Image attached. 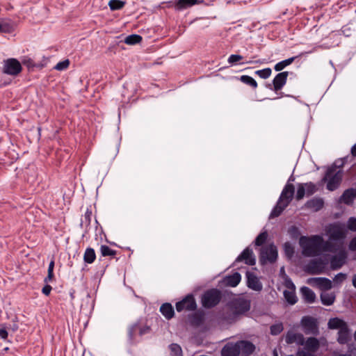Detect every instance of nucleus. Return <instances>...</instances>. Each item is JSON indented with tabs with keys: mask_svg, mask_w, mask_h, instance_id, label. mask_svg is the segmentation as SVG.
<instances>
[{
	"mask_svg": "<svg viewBox=\"0 0 356 356\" xmlns=\"http://www.w3.org/2000/svg\"><path fill=\"white\" fill-rule=\"evenodd\" d=\"M195 318H197L198 323L201 321V318L200 316H195Z\"/></svg>",
	"mask_w": 356,
	"mask_h": 356,
	"instance_id": "nucleus-63",
	"label": "nucleus"
},
{
	"mask_svg": "<svg viewBox=\"0 0 356 356\" xmlns=\"http://www.w3.org/2000/svg\"><path fill=\"white\" fill-rule=\"evenodd\" d=\"M247 286L249 289L260 292L263 289V284L258 277L252 272H246Z\"/></svg>",
	"mask_w": 356,
	"mask_h": 356,
	"instance_id": "nucleus-15",
	"label": "nucleus"
},
{
	"mask_svg": "<svg viewBox=\"0 0 356 356\" xmlns=\"http://www.w3.org/2000/svg\"><path fill=\"white\" fill-rule=\"evenodd\" d=\"M125 3L120 0H110L108 6L111 10H116L122 8Z\"/></svg>",
	"mask_w": 356,
	"mask_h": 356,
	"instance_id": "nucleus-39",
	"label": "nucleus"
},
{
	"mask_svg": "<svg viewBox=\"0 0 356 356\" xmlns=\"http://www.w3.org/2000/svg\"><path fill=\"white\" fill-rule=\"evenodd\" d=\"M305 186L306 194L309 196L313 195L317 191L316 186L312 182L303 183Z\"/></svg>",
	"mask_w": 356,
	"mask_h": 356,
	"instance_id": "nucleus-43",
	"label": "nucleus"
},
{
	"mask_svg": "<svg viewBox=\"0 0 356 356\" xmlns=\"http://www.w3.org/2000/svg\"><path fill=\"white\" fill-rule=\"evenodd\" d=\"M289 204L278 200L276 205L273 207L270 213V218L278 217L282 211L288 207Z\"/></svg>",
	"mask_w": 356,
	"mask_h": 356,
	"instance_id": "nucleus-25",
	"label": "nucleus"
},
{
	"mask_svg": "<svg viewBox=\"0 0 356 356\" xmlns=\"http://www.w3.org/2000/svg\"><path fill=\"white\" fill-rule=\"evenodd\" d=\"M8 332L6 329L1 328L0 329V338L2 339H6L8 337Z\"/></svg>",
	"mask_w": 356,
	"mask_h": 356,
	"instance_id": "nucleus-56",
	"label": "nucleus"
},
{
	"mask_svg": "<svg viewBox=\"0 0 356 356\" xmlns=\"http://www.w3.org/2000/svg\"><path fill=\"white\" fill-rule=\"evenodd\" d=\"M240 353L251 354L254 352L255 347L252 343L248 341H238Z\"/></svg>",
	"mask_w": 356,
	"mask_h": 356,
	"instance_id": "nucleus-29",
	"label": "nucleus"
},
{
	"mask_svg": "<svg viewBox=\"0 0 356 356\" xmlns=\"http://www.w3.org/2000/svg\"><path fill=\"white\" fill-rule=\"evenodd\" d=\"M54 278V273H49L47 276L44 278V282L48 283L51 282Z\"/></svg>",
	"mask_w": 356,
	"mask_h": 356,
	"instance_id": "nucleus-58",
	"label": "nucleus"
},
{
	"mask_svg": "<svg viewBox=\"0 0 356 356\" xmlns=\"http://www.w3.org/2000/svg\"><path fill=\"white\" fill-rule=\"evenodd\" d=\"M243 57L238 54H231L228 59L227 62L230 65H236L239 61H241Z\"/></svg>",
	"mask_w": 356,
	"mask_h": 356,
	"instance_id": "nucleus-47",
	"label": "nucleus"
},
{
	"mask_svg": "<svg viewBox=\"0 0 356 356\" xmlns=\"http://www.w3.org/2000/svg\"><path fill=\"white\" fill-rule=\"evenodd\" d=\"M96 259L95 252L93 248H88L83 254V261L86 264H92Z\"/></svg>",
	"mask_w": 356,
	"mask_h": 356,
	"instance_id": "nucleus-33",
	"label": "nucleus"
},
{
	"mask_svg": "<svg viewBox=\"0 0 356 356\" xmlns=\"http://www.w3.org/2000/svg\"><path fill=\"white\" fill-rule=\"evenodd\" d=\"M300 293L305 302L313 303L316 299L315 293L307 286H302L300 289Z\"/></svg>",
	"mask_w": 356,
	"mask_h": 356,
	"instance_id": "nucleus-21",
	"label": "nucleus"
},
{
	"mask_svg": "<svg viewBox=\"0 0 356 356\" xmlns=\"http://www.w3.org/2000/svg\"><path fill=\"white\" fill-rule=\"evenodd\" d=\"M272 73V70L270 68L267 67L263 70H259L255 72V74H257L261 79H268Z\"/></svg>",
	"mask_w": 356,
	"mask_h": 356,
	"instance_id": "nucleus-45",
	"label": "nucleus"
},
{
	"mask_svg": "<svg viewBox=\"0 0 356 356\" xmlns=\"http://www.w3.org/2000/svg\"><path fill=\"white\" fill-rule=\"evenodd\" d=\"M284 250L286 255L289 258H291L294 254V248L289 242H286L284 244Z\"/></svg>",
	"mask_w": 356,
	"mask_h": 356,
	"instance_id": "nucleus-46",
	"label": "nucleus"
},
{
	"mask_svg": "<svg viewBox=\"0 0 356 356\" xmlns=\"http://www.w3.org/2000/svg\"><path fill=\"white\" fill-rule=\"evenodd\" d=\"M321 302L323 305L330 306L335 301V294L334 293L322 292L320 296Z\"/></svg>",
	"mask_w": 356,
	"mask_h": 356,
	"instance_id": "nucleus-31",
	"label": "nucleus"
},
{
	"mask_svg": "<svg viewBox=\"0 0 356 356\" xmlns=\"http://www.w3.org/2000/svg\"><path fill=\"white\" fill-rule=\"evenodd\" d=\"M350 339V329L347 325L346 327L339 330L337 341L339 343L343 345L347 343Z\"/></svg>",
	"mask_w": 356,
	"mask_h": 356,
	"instance_id": "nucleus-24",
	"label": "nucleus"
},
{
	"mask_svg": "<svg viewBox=\"0 0 356 356\" xmlns=\"http://www.w3.org/2000/svg\"><path fill=\"white\" fill-rule=\"evenodd\" d=\"M151 332V327L147 325L144 319L140 318L128 327V341L131 344H136L144 336L150 334Z\"/></svg>",
	"mask_w": 356,
	"mask_h": 356,
	"instance_id": "nucleus-1",
	"label": "nucleus"
},
{
	"mask_svg": "<svg viewBox=\"0 0 356 356\" xmlns=\"http://www.w3.org/2000/svg\"><path fill=\"white\" fill-rule=\"evenodd\" d=\"M296 58V57L294 56V57H291V58L285 59L284 60H282V61L277 63L275 65L274 70L277 72H280V71L282 70L286 66L291 65L295 60Z\"/></svg>",
	"mask_w": 356,
	"mask_h": 356,
	"instance_id": "nucleus-34",
	"label": "nucleus"
},
{
	"mask_svg": "<svg viewBox=\"0 0 356 356\" xmlns=\"http://www.w3.org/2000/svg\"><path fill=\"white\" fill-rule=\"evenodd\" d=\"M307 283L313 286H316L321 290H329L332 287V283L327 277H312L308 279Z\"/></svg>",
	"mask_w": 356,
	"mask_h": 356,
	"instance_id": "nucleus-14",
	"label": "nucleus"
},
{
	"mask_svg": "<svg viewBox=\"0 0 356 356\" xmlns=\"http://www.w3.org/2000/svg\"><path fill=\"white\" fill-rule=\"evenodd\" d=\"M241 280V275L239 273L235 272L230 275H227L225 278V283L227 286L235 287Z\"/></svg>",
	"mask_w": 356,
	"mask_h": 356,
	"instance_id": "nucleus-23",
	"label": "nucleus"
},
{
	"mask_svg": "<svg viewBox=\"0 0 356 356\" xmlns=\"http://www.w3.org/2000/svg\"><path fill=\"white\" fill-rule=\"evenodd\" d=\"M294 191V186L292 184L287 183L284 187L279 200L289 204L291 201L293 200Z\"/></svg>",
	"mask_w": 356,
	"mask_h": 356,
	"instance_id": "nucleus-18",
	"label": "nucleus"
},
{
	"mask_svg": "<svg viewBox=\"0 0 356 356\" xmlns=\"http://www.w3.org/2000/svg\"><path fill=\"white\" fill-rule=\"evenodd\" d=\"M327 264V260L323 258L311 259L304 268L305 271L309 275H319L324 272Z\"/></svg>",
	"mask_w": 356,
	"mask_h": 356,
	"instance_id": "nucleus-7",
	"label": "nucleus"
},
{
	"mask_svg": "<svg viewBox=\"0 0 356 356\" xmlns=\"http://www.w3.org/2000/svg\"><path fill=\"white\" fill-rule=\"evenodd\" d=\"M229 307L232 316L231 318L225 316V318L234 321L238 315L243 314L250 310V302L245 298H236L230 303Z\"/></svg>",
	"mask_w": 356,
	"mask_h": 356,
	"instance_id": "nucleus-5",
	"label": "nucleus"
},
{
	"mask_svg": "<svg viewBox=\"0 0 356 356\" xmlns=\"http://www.w3.org/2000/svg\"><path fill=\"white\" fill-rule=\"evenodd\" d=\"M12 31V27L7 24L0 23V33H10Z\"/></svg>",
	"mask_w": 356,
	"mask_h": 356,
	"instance_id": "nucleus-51",
	"label": "nucleus"
},
{
	"mask_svg": "<svg viewBox=\"0 0 356 356\" xmlns=\"http://www.w3.org/2000/svg\"><path fill=\"white\" fill-rule=\"evenodd\" d=\"M51 290H52V287L50 285H49V284H46L42 288V292L45 296H49L50 294Z\"/></svg>",
	"mask_w": 356,
	"mask_h": 356,
	"instance_id": "nucleus-54",
	"label": "nucleus"
},
{
	"mask_svg": "<svg viewBox=\"0 0 356 356\" xmlns=\"http://www.w3.org/2000/svg\"><path fill=\"white\" fill-rule=\"evenodd\" d=\"M350 31H351L350 28L348 25L343 26L342 27V32L346 36H349L350 35Z\"/></svg>",
	"mask_w": 356,
	"mask_h": 356,
	"instance_id": "nucleus-55",
	"label": "nucleus"
},
{
	"mask_svg": "<svg viewBox=\"0 0 356 356\" xmlns=\"http://www.w3.org/2000/svg\"><path fill=\"white\" fill-rule=\"evenodd\" d=\"M322 236L314 235L311 237L301 236L300 245L302 248V254L306 257H316L321 254V245Z\"/></svg>",
	"mask_w": 356,
	"mask_h": 356,
	"instance_id": "nucleus-2",
	"label": "nucleus"
},
{
	"mask_svg": "<svg viewBox=\"0 0 356 356\" xmlns=\"http://www.w3.org/2000/svg\"><path fill=\"white\" fill-rule=\"evenodd\" d=\"M354 198H356V195L353 188L346 189L341 196V200L347 205L351 204Z\"/></svg>",
	"mask_w": 356,
	"mask_h": 356,
	"instance_id": "nucleus-26",
	"label": "nucleus"
},
{
	"mask_svg": "<svg viewBox=\"0 0 356 356\" xmlns=\"http://www.w3.org/2000/svg\"><path fill=\"white\" fill-rule=\"evenodd\" d=\"M353 285L355 288H356V275H355L353 277Z\"/></svg>",
	"mask_w": 356,
	"mask_h": 356,
	"instance_id": "nucleus-60",
	"label": "nucleus"
},
{
	"mask_svg": "<svg viewBox=\"0 0 356 356\" xmlns=\"http://www.w3.org/2000/svg\"><path fill=\"white\" fill-rule=\"evenodd\" d=\"M222 295L220 290L211 289L206 291L202 296L201 302L204 308L210 309L216 306L221 300Z\"/></svg>",
	"mask_w": 356,
	"mask_h": 356,
	"instance_id": "nucleus-6",
	"label": "nucleus"
},
{
	"mask_svg": "<svg viewBox=\"0 0 356 356\" xmlns=\"http://www.w3.org/2000/svg\"><path fill=\"white\" fill-rule=\"evenodd\" d=\"M341 246H343V245H335L330 240L327 241H324L323 238H322V243L321 245V252H330L335 253L340 249V248Z\"/></svg>",
	"mask_w": 356,
	"mask_h": 356,
	"instance_id": "nucleus-28",
	"label": "nucleus"
},
{
	"mask_svg": "<svg viewBox=\"0 0 356 356\" xmlns=\"http://www.w3.org/2000/svg\"><path fill=\"white\" fill-rule=\"evenodd\" d=\"M305 194H306L305 186L303 184V183L298 184L296 195V200H302L304 197Z\"/></svg>",
	"mask_w": 356,
	"mask_h": 356,
	"instance_id": "nucleus-41",
	"label": "nucleus"
},
{
	"mask_svg": "<svg viewBox=\"0 0 356 356\" xmlns=\"http://www.w3.org/2000/svg\"><path fill=\"white\" fill-rule=\"evenodd\" d=\"M170 350L172 356H182V350L179 345L177 343H172L170 345Z\"/></svg>",
	"mask_w": 356,
	"mask_h": 356,
	"instance_id": "nucleus-42",
	"label": "nucleus"
},
{
	"mask_svg": "<svg viewBox=\"0 0 356 356\" xmlns=\"http://www.w3.org/2000/svg\"><path fill=\"white\" fill-rule=\"evenodd\" d=\"M240 81L243 83L252 87L253 88H256L257 87V81L252 77L248 75H242L240 77Z\"/></svg>",
	"mask_w": 356,
	"mask_h": 356,
	"instance_id": "nucleus-37",
	"label": "nucleus"
},
{
	"mask_svg": "<svg viewBox=\"0 0 356 356\" xmlns=\"http://www.w3.org/2000/svg\"><path fill=\"white\" fill-rule=\"evenodd\" d=\"M197 305L193 295L186 296L182 300L176 303V309L180 312L183 310L193 311L196 309Z\"/></svg>",
	"mask_w": 356,
	"mask_h": 356,
	"instance_id": "nucleus-12",
	"label": "nucleus"
},
{
	"mask_svg": "<svg viewBox=\"0 0 356 356\" xmlns=\"http://www.w3.org/2000/svg\"><path fill=\"white\" fill-rule=\"evenodd\" d=\"M326 234L330 241L341 242L343 245L346 233L344 230V225L339 222L330 224L325 229Z\"/></svg>",
	"mask_w": 356,
	"mask_h": 356,
	"instance_id": "nucleus-4",
	"label": "nucleus"
},
{
	"mask_svg": "<svg viewBox=\"0 0 356 356\" xmlns=\"http://www.w3.org/2000/svg\"><path fill=\"white\" fill-rule=\"evenodd\" d=\"M91 213H88V212L86 213L85 215V218L86 220H88V223L90 222V216Z\"/></svg>",
	"mask_w": 356,
	"mask_h": 356,
	"instance_id": "nucleus-61",
	"label": "nucleus"
},
{
	"mask_svg": "<svg viewBox=\"0 0 356 356\" xmlns=\"http://www.w3.org/2000/svg\"><path fill=\"white\" fill-rule=\"evenodd\" d=\"M141 40H142V37L140 35H137V34H132V35H129L127 36L124 38V42L127 44L134 45V44L140 43L141 42Z\"/></svg>",
	"mask_w": 356,
	"mask_h": 356,
	"instance_id": "nucleus-35",
	"label": "nucleus"
},
{
	"mask_svg": "<svg viewBox=\"0 0 356 356\" xmlns=\"http://www.w3.org/2000/svg\"><path fill=\"white\" fill-rule=\"evenodd\" d=\"M162 315L168 320L171 319L175 314L174 309L170 303H163L160 307Z\"/></svg>",
	"mask_w": 356,
	"mask_h": 356,
	"instance_id": "nucleus-30",
	"label": "nucleus"
},
{
	"mask_svg": "<svg viewBox=\"0 0 356 356\" xmlns=\"http://www.w3.org/2000/svg\"><path fill=\"white\" fill-rule=\"evenodd\" d=\"M241 261H243L245 264L249 266H254L256 264V259L253 254V251L250 247H247L243 250V251L237 257L234 264Z\"/></svg>",
	"mask_w": 356,
	"mask_h": 356,
	"instance_id": "nucleus-13",
	"label": "nucleus"
},
{
	"mask_svg": "<svg viewBox=\"0 0 356 356\" xmlns=\"http://www.w3.org/2000/svg\"><path fill=\"white\" fill-rule=\"evenodd\" d=\"M277 256V248L272 244L261 249L259 261L262 265L267 263L273 264L276 261Z\"/></svg>",
	"mask_w": 356,
	"mask_h": 356,
	"instance_id": "nucleus-9",
	"label": "nucleus"
},
{
	"mask_svg": "<svg viewBox=\"0 0 356 356\" xmlns=\"http://www.w3.org/2000/svg\"><path fill=\"white\" fill-rule=\"evenodd\" d=\"M303 350L311 351L312 353H316L320 346L319 341L315 337H309L304 343Z\"/></svg>",
	"mask_w": 356,
	"mask_h": 356,
	"instance_id": "nucleus-20",
	"label": "nucleus"
},
{
	"mask_svg": "<svg viewBox=\"0 0 356 356\" xmlns=\"http://www.w3.org/2000/svg\"><path fill=\"white\" fill-rule=\"evenodd\" d=\"M300 325L306 334L316 336L319 334L318 322L312 316H303L300 321Z\"/></svg>",
	"mask_w": 356,
	"mask_h": 356,
	"instance_id": "nucleus-8",
	"label": "nucleus"
},
{
	"mask_svg": "<svg viewBox=\"0 0 356 356\" xmlns=\"http://www.w3.org/2000/svg\"><path fill=\"white\" fill-rule=\"evenodd\" d=\"M337 252V254L331 256L330 259V268L333 270L340 269L346 264L348 256L343 246Z\"/></svg>",
	"mask_w": 356,
	"mask_h": 356,
	"instance_id": "nucleus-10",
	"label": "nucleus"
},
{
	"mask_svg": "<svg viewBox=\"0 0 356 356\" xmlns=\"http://www.w3.org/2000/svg\"><path fill=\"white\" fill-rule=\"evenodd\" d=\"M323 204L324 202L323 199L315 197L308 200L306 202L305 206L308 209H311L315 211H318L323 208Z\"/></svg>",
	"mask_w": 356,
	"mask_h": 356,
	"instance_id": "nucleus-27",
	"label": "nucleus"
},
{
	"mask_svg": "<svg viewBox=\"0 0 356 356\" xmlns=\"http://www.w3.org/2000/svg\"><path fill=\"white\" fill-rule=\"evenodd\" d=\"M346 278V275L343 273H339L335 275L334 281L337 283L342 282Z\"/></svg>",
	"mask_w": 356,
	"mask_h": 356,
	"instance_id": "nucleus-52",
	"label": "nucleus"
},
{
	"mask_svg": "<svg viewBox=\"0 0 356 356\" xmlns=\"http://www.w3.org/2000/svg\"><path fill=\"white\" fill-rule=\"evenodd\" d=\"M202 2L203 0H177L175 3V8L177 10H184Z\"/></svg>",
	"mask_w": 356,
	"mask_h": 356,
	"instance_id": "nucleus-22",
	"label": "nucleus"
},
{
	"mask_svg": "<svg viewBox=\"0 0 356 356\" xmlns=\"http://www.w3.org/2000/svg\"><path fill=\"white\" fill-rule=\"evenodd\" d=\"M294 180H295V177L293 175H291L289 178L288 183L290 181H293Z\"/></svg>",
	"mask_w": 356,
	"mask_h": 356,
	"instance_id": "nucleus-62",
	"label": "nucleus"
},
{
	"mask_svg": "<svg viewBox=\"0 0 356 356\" xmlns=\"http://www.w3.org/2000/svg\"><path fill=\"white\" fill-rule=\"evenodd\" d=\"M267 238L268 233L266 231H264L256 237L254 243L256 246H261L266 241Z\"/></svg>",
	"mask_w": 356,
	"mask_h": 356,
	"instance_id": "nucleus-38",
	"label": "nucleus"
},
{
	"mask_svg": "<svg viewBox=\"0 0 356 356\" xmlns=\"http://www.w3.org/2000/svg\"><path fill=\"white\" fill-rule=\"evenodd\" d=\"M327 325L330 329H339L340 330L346 327L347 323L339 318H333L329 320Z\"/></svg>",
	"mask_w": 356,
	"mask_h": 356,
	"instance_id": "nucleus-32",
	"label": "nucleus"
},
{
	"mask_svg": "<svg viewBox=\"0 0 356 356\" xmlns=\"http://www.w3.org/2000/svg\"><path fill=\"white\" fill-rule=\"evenodd\" d=\"M348 248L351 251H356V236L350 240Z\"/></svg>",
	"mask_w": 356,
	"mask_h": 356,
	"instance_id": "nucleus-53",
	"label": "nucleus"
},
{
	"mask_svg": "<svg viewBox=\"0 0 356 356\" xmlns=\"http://www.w3.org/2000/svg\"><path fill=\"white\" fill-rule=\"evenodd\" d=\"M347 227L352 232H356V218L350 217L347 221Z\"/></svg>",
	"mask_w": 356,
	"mask_h": 356,
	"instance_id": "nucleus-49",
	"label": "nucleus"
},
{
	"mask_svg": "<svg viewBox=\"0 0 356 356\" xmlns=\"http://www.w3.org/2000/svg\"><path fill=\"white\" fill-rule=\"evenodd\" d=\"M354 339H355V340L356 341V330H355V333H354Z\"/></svg>",
	"mask_w": 356,
	"mask_h": 356,
	"instance_id": "nucleus-64",
	"label": "nucleus"
},
{
	"mask_svg": "<svg viewBox=\"0 0 356 356\" xmlns=\"http://www.w3.org/2000/svg\"><path fill=\"white\" fill-rule=\"evenodd\" d=\"M283 329H284V327H283L282 323H280L273 324L270 327V334L272 335H277L282 332Z\"/></svg>",
	"mask_w": 356,
	"mask_h": 356,
	"instance_id": "nucleus-44",
	"label": "nucleus"
},
{
	"mask_svg": "<svg viewBox=\"0 0 356 356\" xmlns=\"http://www.w3.org/2000/svg\"><path fill=\"white\" fill-rule=\"evenodd\" d=\"M351 154L353 156H356V143L351 148Z\"/></svg>",
	"mask_w": 356,
	"mask_h": 356,
	"instance_id": "nucleus-59",
	"label": "nucleus"
},
{
	"mask_svg": "<svg viewBox=\"0 0 356 356\" xmlns=\"http://www.w3.org/2000/svg\"><path fill=\"white\" fill-rule=\"evenodd\" d=\"M69 65H70L69 60H67V59L64 60L63 61L58 63L55 65L54 69H56V70H58V71H62V70L67 69Z\"/></svg>",
	"mask_w": 356,
	"mask_h": 356,
	"instance_id": "nucleus-48",
	"label": "nucleus"
},
{
	"mask_svg": "<svg viewBox=\"0 0 356 356\" xmlns=\"http://www.w3.org/2000/svg\"><path fill=\"white\" fill-rule=\"evenodd\" d=\"M343 172L338 170L337 166L329 168L323 178V181L327 182V189L333 191L340 185L342 179Z\"/></svg>",
	"mask_w": 356,
	"mask_h": 356,
	"instance_id": "nucleus-3",
	"label": "nucleus"
},
{
	"mask_svg": "<svg viewBox=\"0 0 356 356\" xmlns=\"http://www.w3.org/2000/svg\"><path fill=\"white\" fill-rule=\"evenodd\" d=\"M284 296L287 302L291 305H294L297 302L298 299L294 291L285 290L284 291Z\"/></svg>",
	"mask_w": 356,
	"mask_h": 356,
	"instance_id": "nucleus-36",
	"label": "nucleus"
},
{
	"mask_svg": "<svg viewBox=\"0 0 356 356\" xmlns=\"http://www.w3.org/2000/svg\"><path fill=\"white\" fill-rule=\"evenodd\" d=\"M289 72L278 73L273 80V90L277 92L281 90L286 83Z\"/></svg>",
	"mask_w": 356,
	"mask_h": 356,
	"instance_id": "nucleus-17",
	"label": "nucleus"
},
{
	"mask_svg": "<svg viewBox=\"0 0 356 356\" xmlns=\"http://www.w3.org/2000/svg\"><path fill=\"white\" fill-rule=\"evenodd\" d=\"M54 260L51 259V261H50L49 266H48V270H47L48 273H54Z\"/></svg>",
	"mask_w": 356,
	"mask_h": 356,
	"instance_id": "nucleus-57",
	"label": "nucleus"
},
{
	"mask_svg": "<svg viewBox=\"0 0 356 356\" xmlns=\"http://www.w3.org/2000/svg\"><path fill=\"white\" fill-rule=\"evenodd\" d=\"M298 356H316L314 353H312L311 351L303 350L301 348H298L297 350Z\"/></svg>",
	"mask_w": 356,
	"mask_h": 356,
	"instance_id": "nucleus-50",
	"label": "nucleus"
},
{
	"mask_svg": "<svg viewBox=\"0 0 356 356\" xmlns=\"http://www.w3.org/2000/svg\"><path fill=\"white\" fill-rule=\"evenodd\" d=\"M22 70L21 63L16 58H8L4 60L3 72L5 74L16 76Z\"/></svg>",
	"mask_w": 356,
	"mask_h": 356,
	"instance_id": "nucleus-11",
	"label": "nucleus"
},
{
	"mask_svg": "<svg viewBox=\"0 0 356 356\" xmlns=\"http://www.w3.org/2000/svg\"><path fill=\"white\" fill-rule=\"evenodd\" d=\"M240 354L238 341L235 343H227L222 350V356H238Z\"/></svg>",
	"mask_w": 356,
	"mask_h": 356,
	"instance_id": "nucleus-19",
	"label": "nucleus"
},
{
	"mask_svg": "<svg viewBox=\"0 0 356 356\" xmlns=\"http://www.w3.org/2000/svg\"><path fill=\"white\" fill-rule=\"evenodd\" d=\"M101 254L103 257L115 256L116 251L110 248L108 245H102L100 248Z\"/></svg>",
	"mask_w": 356,
	"mask_h": 356,
	"instance_id": "nucleus-40",
	"label": "nucleus"
},
{
	"mask_svg": "<svg viewBox=\"0 0 356 356\" xmlns=\"http://www.w3.org/2000/svg\"><path fill=\"white\" fill-rule=\"evenodd\" d=\"M285 341L288 344L296 343L298 346H303L305 343V337L301 333H296L289 331L285 337Z\"/></svg>",
	"mask_w": 356,
	"mask_h": 356,
	"instance_id": "nucleus-16",
	"label": "nucleus"
}]
</instances>
